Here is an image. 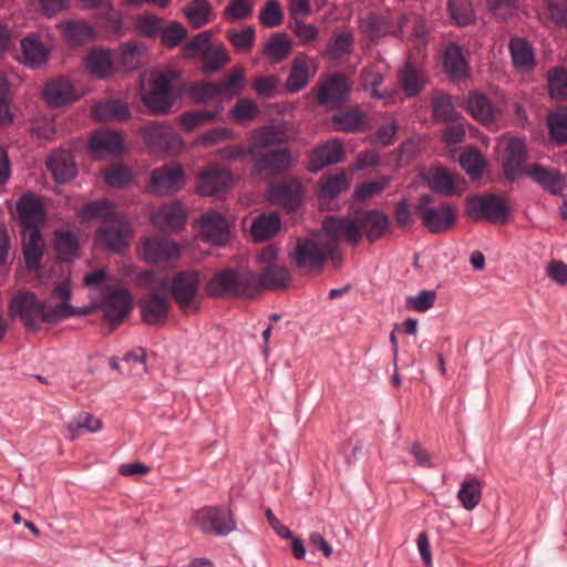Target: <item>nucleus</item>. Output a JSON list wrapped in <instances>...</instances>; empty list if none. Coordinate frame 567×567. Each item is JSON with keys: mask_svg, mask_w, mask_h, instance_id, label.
<instances>
[{"mask_svg": "<svg viewBox=\"0 0 567 567\" xmlns=\"http://www.w3.org/2000/svg\"><path fill=\"white\" fill-rule=\"evenodd\" d=\"M217 84L221 96L233 97L239 94L245 85V72L241 68H235Z\"/></svg>", "mask_w": 567, "mask_h": 567, "instance_id": "nucleus-49", "label": "nucleus"}, {"mask_svg": "<svg viewBox=\"0 0 567 567\" xmlns=\"http://www.w3.org/2000/svg\"><path fill=\"white\" fill-rule=\"evenodd\" d=\"M430 187L441 194L451 195L455 192L457 176L443 167H436L429 172Z\"/></svg>", "mask_w": 567, "mask_h": 567, "instance_id": "nucleus-45", "label": "nucleus"}, {"mask_svg": "<svg viewBox=\"0 0 567 567\" xmlns=\"http://www.w3.org/2000/svg\"><path fill=\"white\" fill-rule=\"evenodd\" d=\"M44 241L39 228L23 231V257L30 270H37L43 257Z\"/></svg>", "mask_w": 567, "mask_h": 567, "instance_id": "nucleus-29", "label": "nucleus"}, {"mask_svg": "<svg viewBox=\"0 0 567 567\" xmlns=\"http://www.w3.org/2000/svg\"><path fill=\"white\" fill-rule=\"evenodd\" d=\"M23 64L35 69L42 66L50 54L49 49L34 37H25L20 41Z\"/></svg>", "mask_w": 567, "mask_h": 567, "instance_id": "nucleus-32", "label": "nucleus"}, {"mask_svg": "<svg viewBox=\"0 0 567 567\" xmlns=\"http://www.w3.org/2000/svg\"><path fill=\"white\" fill-rule=\"evenodd\" d=\"M190 94L198 103L214 101L221 96L218 84L214 82H195L190 86Z\"/></svg>", "mask_w": 567, "mask_h": 567, "instance_id": "nucleus-60", "label": "nucleus"}, {"mask_svg": "<svg viewBox=\"0 0 567 567\" xmlns=\"http://www.w3.org/2000/svg\"><path fill=\"white\" fill-rule=\"evenodd\" d=\"M389 70V65L383 59H378L372 64L365 66L361 72L362 85L364 89H371L373 97H383L384 94L379 91L383 83V78Z\"/></svg>", "mask_w": 567, "mask_h": 567, "instance_id": "nucleus-37", "label": "nucleus"}, {"mask_svg": "<svg viewBox=\"0 0 567 567\" xmlns=\"http://www.w3.org/2000/svg\"><path fill=\"white\" fill-rule=\"evenodd\" d=\"M184 183V175L181 165H164L152 172L151 184L155 193L173 194L177 192Z\"/></svg>", "mask_w": 567, "mask_h": 567, "instance_id": "nucleus-19", "label": "nucleus"}, {"mask_svg": "<svg viewBox=\"0 0 567 567\" xmlns=\"http://www.w3.org/2000/svg\"><path fill=\"white\" fill-rule=\"evenodd\" d=\"M290 280L289 271L285 266L268 265L265 266L257 277L258 290L260 288L278 290L287 288Z\"/></svg>", "mask_w": 567, "mask_h": 567, "instance_id": "nucleus-33", "label": "nucleus"}, {"mask_svg": "<svg viewBox=\"0 0 567 567\" xmlns=\"http://www.w3.org/2000/svg\"><path fill=\"white\" fill-rule=\"evenodd\" d=\"M482 498V483L475 475L468 474L461 482L457 499L465 511H473Z\"/></svg>", "mask_w": 567, "mask_h": 567, "instance_id": "nucleus-34", "label": "nucleus"}, {"mask_svg": "<svg viewBox=\"0 0 567 567\" xmlns=\"http://www.w3.org/2000/svg\"><path fill=\"white\" fill-rule=\"evenodd\" d=\"M415 214L432 234L449 230L455 224V210L449 203H435L431 195H423L415 206Z\"/></svg>", "mask_w": 567, "mask_h": 567, "instance_id": "nucleus-7", "label": "nucleus"}, {"mask_svg": "<svg viewBox=\"0 0 567 567\" xmlns=\"http://www.w3.org/2000/svg\"><path fill=\"white\" fill-rule=\"evenodd\" d=\"M280 226L277 213L261 214L254 219L250 233L255 241H264L275 236L280 230Z\"/></svg>", "mask_w": 567, "mask_h": 567, "instance_id": "nucleus-36", "label": "nucleus"}, {"mask_svg": "<svg viewBox=\"0 0 567 567\" xmlns=\"http://www.w3.org/2000/svg\"><path fill=\"white\" fill-rule=\"evenodd\" d=\"M43 95L47 103L54 107L71 104L80 97L73 83L63 78L49 81L44 86Z\"/></svg>", "mask_w": 567, "mask_h": 567, "instance_id": "nucleus-22", "label": "nucleus"}, {"mask_svg": "<svg viewBox=\"0 0 567 567\" xmlns=\"http://www.w3.org/2000/svg\"><path fill=\"white\" fill-rule=\"evenodd\" d=\"M309 82L308 64L306 61L296 60L292 64L287 80V89L290 92H298Z\"/></svg>", "mask_w": 567, "mask_h": 567, "instance_id": "nucleus-55", "label": "nucleus"}, {"mask_svg": "<svg viewBox=\"0 0 567 567\" xmlns=\"http://www.w3.org/2000/svg\"><path fill=\"white\" fill-rule=\"evenodd\" d=\"M341 240H357L352 224L339 221L334 216L327 217L321 233L297 239L289 254L290 264L301 275L320 272L328 257L338 266L334 252Z\"/></svg>", "mask_w": 567, "mask_h": 567, "instance_id": "nucleus-1", "label": "nucleus"}, {"mask_svg": "<svg viewBox=\"0 0 567 567\" xmlns=\"http://www.w3.org/2000/svg\"><path fill=\"white\" fill-rule=\"evenodd\" d=\"M350 84L341 73L326 78L318 86L317 101L321 105L336 107L347 100Z\"/></svg>", "mask_w": 567, "mask_h": 567, "instance_id": "nucleus-15", "label": "nucleus"}, {"mask_svg": "<svg viewBox=\"0 0 567 567\" xmlns=\"http://www.w3.org/2000/svg\"><path fill=\"white\" fill-rule=\"evenodd\" d=\"M142 318L147 324L158 326L166 321L169 299L163 290L152 288L141 301Z\"/></svg>", "mask_w": 567, "mask_h": 567, "instance_id": "nucleus-16", "label": "nucleus"}, {"mask_svg": "<svg viewBox=\"0 0 567 567\" xmlns=\"http://www.w3.org/2000/svg\"><path fill=\"white\" fill-rule=\"evenodd\" d=\"M204 73L210 74L220 70L229 61L228 52L225 48L210 45L203 51L202 55Z\"/></svg>", "mask_w": 567, "mask_h": 567, "instance_id": "nucleus-46", "label": "nucleus"}, {"mask_svg": "<svg viewBox=\"0 0 567 567\" xmlns=\"http://www.w3.org/2000/svg\"><path fill=\"white\" fill-rule=\"evenodd\" d=\"M291 51V43L285 34H276L265 47L267 54L275 62L282 61Z\"/></svg>", "mask_w": 567, "mask_h": 567, "instance_id": "nucleus-57", "label": "nucleus"}, {"mask_svg": "<svg viewBox=\"0 0 567 567\" xmlns=\"http://www.w3.org/2000/svg\"><path fill=\"white\" fill-rule=\"evenodd\" d=\"M183 12L194 28H202L213 19V9L208 0H193L184 7Z\"/></svg>", "mask_w": 567, "mask_h": 567, "instance_id": "nucleus-43", "label": "nucleus"}, {"mask_svg": "<svg viewBox=\"0 0 567 567\" xmlns=\"http://www.w3.org/2000/svg\"><path fill=\"white\" fill-rule=\"evenodd\" d=\"M433 117L435 121L450 122L457 116L451 96L440 94L432 100Z\"/></svg>", "mask_w": 567, "mask_h": 567, "instance_id": "nucleus-52", "label": "nucleus"}, {"mask_svg": "<svg viewBox=\"0 0 567 567\" xmlns=\"http://www.w3.org/2000/svg\"><path fill=\"white\" fill-rule=\"evenodd\" d=\"M465 212L472 220H486L493 224L506 223L509 215V209L504 199L494 194L468 198Z\"/></svg>", "mask_w": 567, "mask_h": 567, "instance_id": "nucleus-10", "label": "nucleus"}, {"mask_svg": "<svg viewBox=\"0 0 567 567\" xmlns=\"http://www.w3.org/2000/svg\"><path fill=\"white\" fill-rule=\"evenodd\" d=\"M17 213L24 230L39 228L44 220V212L41 202L33 194L23 195L17 203Z\"/></svg>", "mask_w": 567, "mask_h": 567, "instance_id": "nucleus-24", "label": "nucleus"}, {"mask_svg": "<svg viewBox=\"0 0 567 567\" xmlns=\"http://www.w3.org/2000/svg\"><path fill=\"white\" fill-rule=\"evenodd\" d=\"M449 11L457 25H467L475 19L472 4L468 0H449Z\"/></svg>", "mask_w": 567, "mask_h": 567, "instance_id": "nucleus-50", "label": "nucleus"}, {"mask_svg": "<svg viewBox=\"0 0 567 567\" xmlns=\"http://www.w3.org/2000/svg\"><path fill=\"white\" fill-rule=\"evenodd\" d=\"M200 231L206 241L223 246L230 238L229 221L218 212H208L200 217Z\"/></svg>", "mask_w": 567, "mask_h": 567, "instance_id": "nucleus-18", "label": "nucleus"}, {"mask_svg": "<svg viewBox=\"0 0 567 567\" xmlns=\"http://www.w3.org/2000/svg\"><path fill=\"white\" fill-rule=\"evenodd\" d=\"M460 164L468 175L478 177L483 173L485 161L480 152L467 150L461 154Z\"/></svg>", "mask_w": 567, "mask_h": 567, "instance_id": "nucleus-58", "label": "nucleus"}, {"mask_svg": "<svg viewBox=\"0 0 567 567\" xmlns=\"http://www.w3.org/2000/svg\"><path fill=\"white\" fill-rule=\"evenodd\" d=\"M339 221H348L352 224L357 234V240H346L351 245H358L364 234L369 241L373 243L382 238L390 231L389 217L378 210L371 209L367 212L357 213L352 217H334Z\"/></svg>", "mask_w": 567, "mask_h": 567, "instance_id": "nucleus-8", "label": "nucleus"}, {"mask_svg": "<svg viewBox=\"0 0 567 567\" xmlns=\"http://www.w3.org/2000/svg\"><path fill=\"white\" fill-rule=\"evenodd\" d=\"M61 28L64 39L72 45H81L95 38L94 29L85 21H68Z\"/></svg>", "mask_w": 567, "mask_h": 567, "instance_id": "nucleus-39", "label": "nucleus"}, {"mask_svg": "<svg viewBox=\"0 0 567 567\" xmlns=\"http://www.w3.org/2000/svg\"><path fill=\"white\" fill-rule=\"evenodd\" d=\"M548 126L554 140L565 144L567 143V110L559 109L548 116Z\"/></svg>", "mask_w": 567, "mask_h": 567, "instance_id": "nucleus-53", "label": "nucleus"}, {"mask_svg": "<svg viewBox=\"0 0 567 567\" xmlns=\"http://www.w3.org/2000/svg\"><path fill=\"white\" fill-rule=\"evenodd\" d=\"M84 220L100 218L96 241L112 251L125 249L133 236L132 225L126 215L117 213L109 199H99L86 204L81 212Z\"/></svg>", "mask_w": 567, "mask_h": 567, "instance_id": "nucleus-2", "label": "nucleus"}, {"mask_svg": "<svg viewBox=\"0 0 567 567\" xmlns=\"http://www.w3.org/2000/svg\"><path fill=\"white\" fill-rule=\"evenodd\" d=\"M105 183L114 188L128 185L132 181V172L122 164H112L102 171Z\"/></svg>", "mask_w": 567, "mask_h": 567, "instance_id": "nucleus-48", "label": "nucleus"}, {"mask_svg": "<svg viewBox=\"0 0 567 567\" xmlns=\"http://www.w3.org/2000/svg\"><path fill=\"white\" fill-rule=\"evenodd\" d=\"M332 123L337 131L358 132L362 131L365 124V115L358 109H350L339 112L332 116Z\"/></svg>", "mask_w": 567, "mask_h": 567, "instance_id": "nucleus-44", "label": "nucleus"}, {"mask_svg": "<svg viewBox=\"0 0 567 567\" xmlns=\"http://www.w3.org/2000/svg\"><path fill=\"white\" fill-rule=\"evenodd\" d=\"M10 312L19 317L29 329H38L41 323H55L78 313L71 305L42 302L31 291H18L11 299Z\"/></svg>", "mask_w": 567, "mask_h": 567, "instance_id": "nucleus-3", "label": "nucleus"}, {"mask_svg": "<svg viewBox=\"0 0 567 567\" xmlns=\"http://www.w3.org/2000/svg\"><path fill=\"white\" fill-rule=\"evenodd\" d=\"M426 83V78L421 70L408 62L399 73V84L406 96L417 95Z\"/></svg>", "mask_w": 567, "mask_h": 567, "instance_id": "nucleus-35", "label": "nucleus"}, {"mask_svg": "<svg viewBox=\"0 0 567 567\" xmlns=\"http://www.w3.org/2000/svg\"><path fill=\"white\" fill-rule=\"evenodd\" d=\"M142 101L153 114H166L172 109L175 97L172 79L167 73H157L150 83V87L143 91Z\"/></svg>", "mask_w": 567, "mask_h": 567, "instance_id": "nucleus-11", "label": "nucleus"}, {"mask_svg": "<svg viewBox=\"0 0 567 567\" xmlns=\"http://www.w3.org/2000/svg\"><path fill=\"white\" fill-rule=\"evenodd\" d=\"M90 150L95 157L121 152L122 136L113 131H100L92 135L89 142Z\"/></svg>", "mask_w": 567, "mask_h": 567, "instance_id": "nucleus-30", "label": "nucleus"}, {"mask_svg": "<svg viewBox=\"0 0 567 567\" xmlns=\"http://www.w3.org/2000/svg\"><path fill=\"white\" fill-rule=\"evenodd\" d=\"M185 221L186 215L179 204L164 205L153 215L154 225L164 231H176Z\"/></svg>", "mask_w": 567, "mask_h": 567, "instance_id": "nucleus-31", "label": "nucleus"}, {"mask_svg": "<svg viewBox=\"0 0 567 567\" xmlns=\"http://www.w3.org/2000/svg\"><path fill=\"white\" fill-rule=\"evenodd\" d=\"M162 43L167 48H175L186 37L187 30L179 22H172L166 28L162 27Z\"/></svg>", "mask_w": 567, "mask_h": 567, "instance_id": "nucleus-61", "label": "nucleus"}, {"mask_svg": "<svg viewBox=\"0 0 567 567\" xmlns=\"http://www.w3.org/2000/svg\"><path fill=\"white\" fill-rule=\"evenodd\" d=\"M259 20L267 28H275L282 21V10L276 0L267 2L260 11Z\"/></svg>", "mask_w": 567, "mask_h": 567, "instance_id": "nucleus-64", "label": "nucleus"}, {"mask_svg": "<svg viewBox=\"0 0 567 567\" xmlns=\"http://www.w3.org/2000/svg\"><path fill=\"white\" fill-rule=\"evenodd\" d=\"M525 175L553 194H559L564 188V179L554 168L534 163L526 167Z\"/></svg>", "mask_w": 567, "mask_h": 567, "instance_id": "nucleus-28", "label": "nucleus"}, {"mask_svg": "<svg viewBox=\"0 0 567 567\" xmlns=\"http://www.w3.org/2000/svg\"><path fill=\"white\" fill-rule=\"evenodd\" d=\"M212 39L210 31H204L196 34L193 39H190L183 48L184 55L186 58H194L198 54L203 55V51L206 48H209V42Z\"/></svg>", "mask_w": 567, "mask_h": 567, "instance_id": "nucleus-62", "label": "nucleus"}, {"mask_svg": "<svg viewBox=\"0 0 567 567\" xmlns=\"http://www.w3.org/2000/svg\"><path fill=\"white\" fill-rule=\"evenodd\" d=\"M527 159V151L525 142L520 138L513 137L508 140L503 156L502 167L504 176L509 182H514L522 175H525L524 164Z\"/></svg>", "mask_w": 567, "mask_h": 567, "instance_id": "nucleus-14", "label": "nucleus"}, {"mask_svg": "<svg viewBox=\"0 0 567 567\" xmlns=\"http://www.w3.org/2000/svg\"><path fill=\"white\" fill-rule=\"evenodd\" d=\"M302 186L297 179H284L270 187V198L288 212L296 210L301 203Z\"/></svg>", "mask_w": 567, "mask_h": 567, "instance_id": "nucleus-21", "label": "nucleus"}, {"mask_svg": "<svg viewBox=\"0 0 567 567\" xmlns=\"http://www.w3.org/2000/svg\"><path fill=\"white\" fill-rule=\"evenodd\" d=\"M353 45V37L351 33H340L334 35L327 49L331 60H340L348 54Z\"/></svg>", "mask_w": 567, "mask_h": 567, "instance_id": "nucleus-59", "label": "nucleus"}, {"mask_svg": "<svg viewBox=\"0 0 567 567\" xmlns=\"http://www.w3.org/2000/svg\"><path fill=\"white\" fill-rule=\"evenodd\" d=\"M347 176L343 172H339L321 179L320 193L322 196L333 198L347 189Z\"/></svg>", "mask_w": 567, "mask_h": 567, "instance_id": "nucleus-54", "label": "nucleus"}, {"mask_svg": "<svg viewBox=\"0 0 567 567\" xmlns=\"http://www.w3.org/2000/svg\"><path fill=\"white\" fill-rule=\"evenodd\" d=\"M192 524L203 534L225 537L237 530L235 513L228 504L205 505L193 512Z\"/></svg>", "mask_w": 567, "mask_h": 567, "instance_id": "nucleus-6", "label": "nucleus"}, {"mask_svg": "<svg viewBox=\"0 0 567 567\" xmlns=\"http://www.w3.org/2000/svg\"><path fill=\"white\" fill-rule=\"evenodd\" d=\"M47 167L55 182L61 184L69 183L78 173L74 156L70 150L53 152L47 162Z\"/></svg>", "mask_w": 567, "mask_h": 567, "instance_id": "nucleus-23", "label": "nucleus"}, {"mask_svg": "<svg viewBox=\"0 0 567 567\" xmlns=\"http://www.w3.org/2000/svg\"><path fill=\"white\" fill-rule=\"evenodd\" d=\"M142 134L145 144L155 154H175L182 146L181 137L167 124L150 123L143 128Z\"/></svg>", "mask_w": 567, "mask_h": 567, "instance_id": "nucleus-12", "label": "nucleus"}, {"mask_svg": "<svg viewBox=\"0 0 567 567\" xmlns=\"http://www.w3.org/2000/svg\"><path fill=\"white\" fill-rule=\"evenodd\" d=\"M210 297L251 298L258 292L257 276L247 269L231 268L217 272L206 285Z\"/></svg>", "mask_w": 567, "mask_h": 567, "instance_id": "nucleus-5", "label": "nucleus"}, {"mask_svg": "<svg viewBox=\"0 0 567 567\" xmlns=\"http://www.w3.org/2000/svg\"><path fill=\"white\" fill-rule=\"evenodd\" d=\"M445 72L454 80H461L468 75V62L464 52L456 43H449L443 54Z\"/></svg>", "mask_w": 567, "mask_h": 567, "instance_id": "nucleus-27", "label": "nucleus"}, {"mask_svg": "<svg viewBox=\"0 0 567 567\" xmlns=\"http://www.w3.org/2000/svg\"><path fill=\"white\" fill-rule=\"evenodd\" d=\"M509 51L513 64L520 71H529L534 66V52L527 41L522 38H514L509 41Z\"/></svg>", "mask_w": 567, "mask_h": 567, "instance_id": "nucleus-40", "label": "nucleus"}, {"mask_svg": "<svg viewBox=\"0 0 567 567\" xmlns=\"http://www.w3.org/2000/svg\"><path fill=\"white\" fill-rule=\"evenodd\" d=\"M249 152L259 172L276 174L287 169L290 163L287 136L272 126L262 127L256 134Z\"/></svg>", "mask_w": 567, "mask_h": 567, "instance_id": "nucleus-4", "label": "nucleus"}, {"mask_svg": "<svg viewBox=\"0 0 567 567\" xmlns=\"http://www.w3.org/2000/svg\"><path fill=\"white\" fill-rule=\"evenodd\" d=\"M132 307L131 296L125 289L106 286L103 292L102 308L105 319L112 324H118L128 315Z\"/></svg>", "mask_w": 567, "mask_h": 567, "instance_id": "nucleus-13", "label": "nucleus"}, {"mask_svg": "<svg viewBox=\"0 0 567 567\" xmlns=\"http://www.w3.org/2000/svg\"><path fill=\"white\" fill-rule=\"evenodd\" d=\"M200 282V274L197 270H183L173 275L172 296L184 312L198 309Z\"/></svg>", "mask_w": 567, "mask_h": 567, "instance_id": "nucleus-9", "label": "nucleus"}, {"mask_svg": "<svg viewBox=\"0 0 567 567\" xmlns=\"http://www.w3.org/2000/svg\"><path fill=\"white\" fill-rule=\"evenodd\" d=\"M87 70L96 78L103 79L113 71L111 52L103 49H92L85 59Z\"/></svg>", "mask_w": 567, "mask_h": 567, "instance_id": "nucleus-38", "label": "nucleus"}, {"mask_svg": "<svg viewBox=\"0 0 567 567\" xmlns=\"http://www.w3.org/2000/svg\"><path fill=\"white\" fill-rule=\"evenodd\" d=\"M435 299L434 290H422L416 296L409 297L406 306L414 311L425 312L433 307Z\"/></svg>", "mask_w": 567, "mask_h": 567, "instance_id": "nucleus-63", "label": "nucleus"}, {"mask_svg": "<svg viewBox=\"0 0 567 567\" xmlns=\"http://www.w3.org/2000/svg\"><path fill=\"white\" fill-rule=\"evenodd\" d=\"M467 109L477 121L485 125L494 124L501 115V110L493 105L482 93H472L467 100Z\"/></svg>", "mask_w": 567, "mask_h": 567, "instance_id": "nucleus-26", "label": "nucleus"}, {"mask_svg": "<svg viewBox=\"0 0 567 567\" xmlns=\"http://www.w3.org/2000/svg\"><path fill=\"white\" fill-rule=\"evenodd\" d=\"M343 157L344 151L342 144L337 140L329 141L312 152L310 169L318 172L324 166L342 162Z\"/></svg>", "mask_w": 567, "mask_h": 567, "instance_id": "nucleus-25", "label": "nucleus"}, {"mask_svg": "<svg viewBox=\"0 0 567 567\" xmlns=\"http://www.w3.org/2000/svg\"><path fill=\"white\" fill-rule=\"evenodd\" d=\"M142 255L147 262L159 264L178 259L179 249L167 238H146L142 245Z\"/></svg>", "mask_w": 567, "mask_h": 567, "instance_id": "nucleus-20", "label": "nucleus"}, {"mask_svg": "<svg viewBox=\"0 0 567 567\" xmlns=\"http://www.w3.org/2000/svg\"><path fill=\"white\" fill-rule=\"evenodd\" d=\"M231 181V174L227 167L213 164L199 174L197 189L202 195L212 196L226 190Z\"/></svg>", "mask_w": 567, "mask_h": 567, "instance_id": "nucleus-17", "label": "nucleus"}, {"mask_svg": "<svg viewBox=\"0 0 567 567\" xmlns=\"http://www.w3.org/2000/svg\"><path fill=\"white\" fill-rule=\"evenodd\" d=\"M548 90L556 100L567 97V71L564 68H554L548 72Z\"/></svg>", "mask_w": 567, "mask_h": 567, "instance_id": "nucleus-51", "label": "nucleus"}, {"mask_svg": "<svg viewBox=\"0 0 567 567\" xmlns=\"http://www.w3.org/2000/svg\"><path fill=\"white\" fill-rule=\"evenodd\" d=\"M92 115L96 121H123L128 117L130 112L123 103L109 100L96 103L92 107Z\"/></svg>", "mask_w": 567, "mask_h": 567, "instance_id": "nucleus-42", "label": "nucleus"}, {"mask_svg": "<svg viewBox=\"0 0 567 567\" xmlns=\"http://www.w3.org/2000/svg\"><path fill=\"white\" fill-rule=\"evenodd\" d=\"M227 39L238 51L247 52L254 45L255 29L250 25L245 27L240 31L230 29L227 31Z\"/></svg>", "mask_w": 567, "mask_h": 567, "instance_id": "nucleus-56", "label": "nucleus"}, {"mask_svg": "<svg viewBox=\"0 0 567 567\" xmlns=\"http://www.w3.org/2000/svg\"><path fill=\"white\" fill-rule=\"evenodd\" d=\"M54 247L60 258L69 260L78 254V238L75 234L70 230H56L54 234Z\"/></svg>", "mask_w": 567, "mask_h": 567, "instance_id": "nucleus-47", "label": "nucleus"}, {"mask_svg": "<svg viewBox=\"0 0 567 567\" xmlns=\"http://www.w3.org/2000/svg\"><path fill=\"white\" fill-rule=\"evenodd\" d=\"M393 14L385 13H370L364 21V30L370 38H380L390 33L395 34L396 30L393 28Z\"/></svg>", "mask_w": 567, "mask_h": 567, "instance_id": "nucleus-41", "label": "nucleus"}]
</instances>
